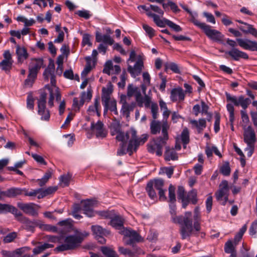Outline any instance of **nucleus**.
<instances>
[{"label": "nucleus", "instance_id": "nucleus-1", "mask_svg": "<svg viewBox=\"0 0 257 257\" xmlns=\"http://www.w3.org/2000/svg\"><path fill=\"white\" fill-rule=\"evenodd\" d=\"M110 134L112 136L116 135V139L118 141L128 142L127 151L130 155L136 152L139 146L144 145L149 138L147 134L138 137L135 130H111Z\"/></svg>", "mask_w": 257, "mask_h": 257}, {"label": "nucleus", "instance_id": "nucleus-2", "mask_svg": "<svg viewBox=\"0 0 257 257\" xmlns=\"http://www.w3.org/2000/svg\"><path fill=\"white\" fill-rule=\"evenodd\" d=\"M54 73L55 65L54 63H50L43 73L44 79L48 81L49 79H50L51 84L46 85L45 87V89L48 90L49 94L48 104L50 107L54 106V99L55 97L57 101H60L61 98L59 88L56 86Z\"/></svg>", "mask_w": 257, "mask_h": 257}, {"label": "nucleus", "instance_id": "nucleus-3", "mask_svg": "<svg viewBox=\"0 0 257 257\" xmlns=\"http://www.w3.org/2000/svg\"><path fill=\"white\" fill-rule=\"evenodd\" d=\"M127 63V71L132 77L135 78L141 73L144 67L143 59L141 55L137 56L134 50L131 51Z\"/></svg>", "mask_w": 257, "mask_h": 257}, {"label": "nucleus", "instance_id": "nucleus-4", "mask_svg": "<svg viewBox=\"0 0 257 257\" xmlns=\"http://www.w3.org/2000/svg\"><path fill=\"white\" fill-rule=\"evenodd\" d=\"M162 137H159L156 139H153L147 145L148 151L151 154H156L158 156H161L163 154V147L166 144L168 140V133L167 130H162Z\"/></svg>", "mask_w": 257, "mask_h": 257}, {"label": "nucleus", "instance_id": "nucleus-5", "mask_svg": "<svg viewBox=\"0 0 257 257\" xmlns=\"http://www.w3.org/2000/svg\"><path fill=\"white\" fill-rule=\"evenodd\" d=\"M178 223L180 225V233L181 238L185 239L189 237L193 230L191 212H186L184 215L182 216L180 223Z\"/></svg>", "mask_w": 257, "mask_h": 257}, {"label": "nucleus", "instance_id": "nucleus-6", "mask_svg": "<svg viewBox=\"0 0 257 257\" xmlns=\"http://www.w3.org/2000/svg\"><path fill=\"white\" fill-rule=\"evenodd\" d=\"M192 22L195 26L202 29L210 39L216 42H219L222 40L223 36L221 33L216 30L212 29L210 26L204 23L200 22L193 17L192 19Z\"/></svg>", "mask_w": 257, "mask_h": 257}, {"label": "nucleus", "instance_id": "nucleus-7", "mask_svg": "<svg viewBox=\"0 0 257 257\" xmlns=\"http://www.w3.org/2000/svg\"><path fill=\"white\" fill-rule=\"evenodd\" d=\"M89 233L86 231L83 232L77 231L76 235H69L66 237L64 242L69 245L70 248L74 249L79 246L85 237L88 235Z\"/></svg>", "mask_w": 257, "mask_h": 257}, {"label": "nucleus", "instance_id": "nucleus-8", "mask_svg": "<svg viewBox=\"0 0 257 257\" xmlns=\"http://www.w3.org/2000/svg\"><path fill=\"white\" fill-rule=\"evenodd\" d=\"M47 96L46 92H41L38 100V113L44 120H48L50 118L49 110L46 107Z\"/></svg>", "mask_w": 257, "mask_h": 257}, {"label": "nucleus", "instance_id": "nucleus-9", "mask_svg": "<svg viewBox=\"0 0 257 257\" xmlns=\"http://www.w3.org/2000/svg\"><path fill=\"white\" fill-rule=\"evenodd\" d=\"M148 17L152 18L154 22L159 27L162 28L165 27L166 25H167L176 32H180L182 31V28L180 26L176 24L169 20L165 18L161 19L158 15L151 13L148 14Z\"/></svg>", "mask_w": 257, "mask_h": 257}, {"label": "nucleus", "instance_id": "nucleus-10", "mask_svg": "<svg viewBox=\"0 0 257 257\" xmlns=\"http://www.w3.org/2000/svg\"><path fill=\"white\" fill-rule=\"evenodd\" d=\"M225 95L227 101L233 103L236 106H240L242 108V110H245L251 103V100L249 98H246L242 95L236 97L226 92Z\"/></svg>", "mask_w": 257, "mask_h": 257}, {"label": "nucleus", "instance_id": "nucleus-11", "mask_svg": "<svg viewBox=\"0 0 257 257\" xmlns=\"http://www.w3.org/2000/svg\"><path fill=\"white\" fill-rule=\"evenodd\" d=\"M229 186L226 180H223L219 185V190L215 193L216 199L225 205L228 200Z\"/></svg>", "mask_w": 257, "mask_h": 257}, {"label": "nucleus", "instance_id": "nucleus-12", "mask_svg": "<svg viewBox=\"0 0 257 257\" xmlns=\"http://www.w3.org/2000/svg\"><path fill=\"white\" fill-rule=\"evenodd\" d=\"M128 100H126V97L124 95H120L119 103L121 104L120 109V114L123 117L128 118L130 112L133 111L136 106V102H132L131 103H127Z\"/></svg>", "mask_w": 257, "mask_h": 257}, {"label": "nucleus", "instance_id": "nucleus-13", "mask_svg": "<svg viewBox=\"0 0 257 257\" xmlns=\"http://www.w3.org/2000/svg\"><path fill=\"white\" fill-rule=\"evenodd\" d=\"M15 216L18 221L24 224L25 229L28 231H34L35 227L38 225L37 222L36 220H30L28 218L23 216L19 210Z\"/></svg>", "mask_w": 257, "mask_h": 257}, {"label": "nucleus", "instance_id": "nucleus-14", "mask_svg": "<svg viewBox=\"0 0 257 257\" xmlns=\"http://www.w3.org/2000/svg\"><path fill=\"white\" fill-rule=\"evenodd\" d=\"M17 206L27 214L33 216H36L38 215V210L36 208L38 205L33 203H24L18 202Z\"/></svg>", "mask_w": 257, "mask_h": 257}, {"label": "nucleus", "instance_id": "nucleus-15", "mask_svg": "<svg viewBox=\"0 0 257 257\" xmlns=\"http://www.w3.org/2000/svg\"><path fill=\"white\" fill-rule=\"evenodd\" d=\"M91 230L95 235V238L101 244H104L106 242V240L103 237L109 234V231L102 228L99 225H92Z\"/></svg>", "mask_w": 257, "mask_h": 257}, {"label": "nucleus", "instance_id": "nucleus-16", "mask_svg": "<svg viewBox=\"0 0 257 257\" xmlns=\"http://www.w3.org/2000/svg\"><path fill=\"white\" fill-rule=\"evenodd\" d=\"M124 235L130 238L126 242L127 245L134 244L136 242H143L144 238L136 231L126 229L123 232Z\"/></svg>", "mask_w": 257, "mask_h": 257}, {"label": "nucleus", "instance_id": "nucleus-17", "mask_svg": "<svg viewBox=\"0 0 257 257\" xmlns=\"http://www.w3.org/2000/svg\"><path fill=\"white\" fill-rule=\"evenodd\" d=\"M238 46L244 50L257 51V42L248 39H236Z\"/></svg>", "mask_w": 257, "mask_h": 257}, {"label": "nucleus", "instance_id": "nucleus-18", "mask_svg": "<svg viewBox=\"0 0 257 257\" xmlns=\"http://www.w3.org/2000/svg\"><path fill=\"white\" fill-rule=\"evenodd\" d=\"M235 61H239L240 59L247 60L248 59V54L237 48H232L230 51L226 52Z\"/></svg>", "mask_w": 257, "mask_h": 257}, {"label": "nucleus", "instance_id": "nucleus-19", "mask_svg": "<svg viewBox=\"0 0 257 257\" xmlns=\"http://www.w3.org/2000/svg\"><path fill=\"white\" fill-rule=\"evenodd\" d=\"M43 65V60L42 58H32L31 60L29 67V72L38 74L39 70Z\"/></svg>", "mask_w": 257, "mask_h": 257}, {"label": "nucleus", "instance_id": "nucleus-20", "mask_svg": "<svg viewBox=\"0 0 257 257\" xmlns=\"http://www.w3.org/2000/svg\"><path fill=\"white\" fill-rule=\"evenodd\" d=\"M136 100L137 103V104L140 107H143V104H144L146 108H148L150 107V104L151 103V97L148 95H145L144 97H143L141 92L138 93V94L135 96Z\"/></svg>", "mask_w": 257, "mask_h": 257}, {"label": "nucleus", "instance_id": "nucleus-21", "mask_svg": "<svg viewBox=\"0 0 257 257\" xmlns=\"http://www.w3.org/2000/svg\"><path fill=\"white\" fill-rule=\"evenodd\" d=\"M95 204V201L92 200H86L84 201L82 210L84 213L87 216L91 217L94 215L93 207Z\"/></svg>", "mask_w": 257, "mask_h": 257}, {"label": "nucleus", "instance_id": "nucleus-22", "mask_svg": "<svg viewBox=\"0 0 257 257\" xmlns=\"http://www.w3.org/2000/svg\"><path fill=\"white\" fill-rule=\"evenodd\" d=\"M185 93L181 88H174L171 90L170 99L172 101H183Z\"/></svg>", "mask_w": 257, "mask_h": 257}, {"label": "nucleus", "instance_id": "nucleus-23", "mask_svg": "<svg viewBox=\"0 0 257 257\" xmlns=\"http://www.w3.org/2000/svg\"><path fill=\"white\" fill-rule=\"evenodd\" d=\"M16 53L17 55L18 62L20 64H22L29 57L27 49L19 45L16 46Z\"/></svg>", "mask_w": 257, "mask_h": 257}, {"label": "nucleus", "instance_id": "nucleus-24", "mask_svg": "<svg viewBox=\"0 0 257 257\" xmlns=\"http://www.w3.org/2000/svg\"><path fill=\"white\" fill-rule=\"evenodd\" d=\"M243 136L244 141L247 145H254L256 138L253 130H245Z\"/></svg>", "mask_w": 257, "mask_h": 257}, {"label": "nucleus", "instance_id": "nucleus-25", "mask_svg": "<svg viewBox=\"0 0 257 257\" xmlns=\"http://www.w3.org/2000/svg\"><path fill=\"white\" fill-rule=\"evenodd\" d=\"M96 41L103 42V44L112 45L114 43L113 39L108 35H101L97 32L96 33Z\"/></svg>", "mask_w": 257, "mask_h": 257}, {"label": "nucleus", "instance_id": "nucleus-26", "mask_svg": "<svg viewBox=\"0 0 257 257\" xmlns=\"http://www.w3.org/2000/svg\"><path fill=\"white\" fill-rule=\"evenodd\" d=\"M165 160L166 161L177 160L178 158L176 151L173 148H171L169 146L166 147V151L164 153Z\"/></svg>", "mask_w": 257, "mask_h": 257}, {"label": "nucleus", "instance_id": "nucleus-27", "mask_svg": "<svg viewBox=\"0 0 257 257\" xmlns=\"http://www.w3.org/2000/svg\"><path fill=\"white\" fill-rule=\"evenodd\" d=\"M238 28L244 33L251 34L257 38V30L252 25L244 23V25L240 26Z\"/></svg>", "mask_w": 257, "mask_h": 257}, {"label": "nucleus", "instance_id": "nucleus-28", "mask_svg": "<svg viewBox=\"0 0 257 257\" xmlns=\"http://www.w3.org/2000/svg\"><path fill=\"white\" fill-rule=\"evenodd\" d=\"M18 210L17 208L12 205L0 203V214L10 212L15 215Z\"/></svg>", "mask_w": 257, "mask_h": 257}, {"label": "nucleus", "instance_id": "nucleus-29", "mask_svg": "<svg viewBox=\"0 0 257 257\" xmlns=\"http://www.w3.org/2000/svg\"><path fill=\"white\" fill-rule=\"evenodd\" d=\"M140 92V90L138 87L134 86L133 84H129L127 88L126 95L121 94V95H124L126 97V100H129L131 97L134 95L136 96Z\"/></svg>", "mask_w": 257, "mask_h": 257}, {"label": "nucleus", "instance_id": "nucleus-30", "mask_svg": "<svg viewBox=\"0 0 257 257\" xmlns=\"http://www.w3.org/2000/svg\"><path fill=\"white\" fill-rule=\"evenodd\" d=\"M23 193L24 189L11 188L4 192L3 194L8 197H15L17 196L23 194Z\"/></svg>", "mask_w": 257, "mask_h": 257}, {"label": "nucleus", "instance_id": "nucleus-31", "mask_svg": "<svg viewBox=\"0 0 257 257\" xmlns=\"http://www.w3.org/2000/svg\"><path fill=\"white\" fill-rule=\"evenodd\" d=\"M169 208L172 222L175 223H180L182 215L178 216H176V206L175 203H170L169 205Z\"/></svg>", "mask_w": 257, "mask_h": 257}, {"label": "nucleus", "instance_id": "nucleus-32", "mask_svg": "<svg viewBox=\"0 0 257 257\" xmlns=\"http://www.w3.org/2000/svg\"><path fill=\"white\" fill-rule=\"evenodd\" d=\"M112 91V88L111 85L107 88L103 87L102 88V102L107 105L109 99H110V94Z\"/></svg>", "mask_w": 257, "mask_h": 257}, {"label": "nucleus", "instance_id": "nucleus-33", "mask_svg": "<svg viewBox=\"0 0 257 257\" xmlns=\"http://www.w3.org/2000/svg\"><path fill=\"white\" fill-rule=\"evenodd\" d=\"M104 106V112H106L107 109H109L111 111L113 112L115 114H118V111L116 107V101L115 100L109 99L107 105H105L104 103H102Z\"/></svg>", "mask_w": 257, "mask_h": 257}, {"label": "nucleus", "instance_id": "nucleus-34", "mask_svg": "<svg viewBox=\"0 0 257 257\" xmlns=\"http://www.w3.org/2000/svg\"><path fill=\"white\" fill-rule=\"evenodd\" d=\"M110 225L116 229H120L123 226V221L119 216L113 217L110 220Z\"/></svg>", "mask_w": 257, "mask_h": 257}, {"label": "nucleus", "instance_id": "nucleus-35", "mask_svg": "<svg viewBox=\"0 0 257 257\" xmlns=\"http://www.w3.org/2000/svg\"><path fill=\"white\" fill-rule=\"evenodd\" d=\"M159 105L161 111H163V119L166 121L171 113V111L168 109L166 103L162 99L159 100Z\"/></svg>", "mask_w": 257, "mask_h": 257}, {"label": "nucleus", "instance_id": "nucleus-36", "mask_svg": "<svg viewBox=\"0 0 257 257\" xmlns=\"http://www.w3.org/2000/svg\"><path fill=\"white\" fill-rule=\"evenodd\" d=\"M177 138H179V141L181 140L183 143V148L185 149L186 145L189 143L190 138L189 133L188 130H183L181 135L177 137Z\"/></svg>", "mask_w": 257, "mask_h": 257}, {"label": "nucleus", "instance_id": "nucleus-37", "mask_svg": "<svg viewBox=\"0 0 257 257\" xmlns=\"http://www.w3.org/2000/svg\"><path fill=\"white\" fill-rule=\"evenodd\" d=\"M146 189L149 197L152 199L154 200L157 198V194L153 188V182L152 181H150L148 182Z\"/></svg>", "mask_w": 257, "mask_h": 257}, {"label": "nucleus", "instance_id": "nucleus-38", "mask_svg": "<svg viewBox=\"0 0 257 257\" xmlns=\"http://www.w3.org/2000/svg\"><path fill=\"white\" fill-rule=\"evenodd\" d=\"M37 74L32 72H29L28 77L24 82L25 87H31L37 78Z\"/></svg>", "mask_w": 257, "mask_h": 257}, {"label": "nucleus", "instance_id": "nucleus-39", "mask_svg": "<svg viewBox=\"0 0 257 257\" xmlns=\"http://www.w3.org/2000/svg\"><path fill=\"white\" fill-rule=\"evenodd\" d=\"M224 251L230 254H237L236 251L231 240H228L224 244Z\"/></svg>", "mask_w": 257, "mask_h": 257}, {"label": "nucleus", "instance_id": "nucleus-40", "mask_svg": "<svg viewBox=\"0 0 257 257\" xmlns=\"http://www.w3.org/2000/svg\"><path fill=\"white\" fill-rule=\"evenodd\" d=\"M101 251L106 257H118L114 250L107 246H102Z\"/></svg>", "mask_w": 257, "mask_h": 257}, {"label": "nucleus", "instance_id": "nucleus-41", "mask_svg": "<svg viewBox=\"0 0 257 257\" xmlns=\"http://www.w3.org/2000/svg\"><path fill=\"white\" fill-rule=\"evenodd\" d=\"M17 20L18 21L24 23L25 26L26 27L31 26L33 25L35 23V21L33 19L31 18L30 19L28 20L23 16H18L17 18Z\"/></svg>", "mask_w": 257, "mask_h": 257}, {"label": "nucleus", "instance_id": "nucleus-42", "mask_svg": "<svg viewBox=\"0 0 257 257\" xmlns=\"http://www.w3.org/2000/svg\"><path fill=\"white\" fill-rule=\"evenodd\" d=\"M190 123L192 127L199 128L200 127H205L206 126V120L205 119H199V121L196 120H191Z\"/></svg>", "mask_w": 257, "mask_h": 257}, {"label": "nucleus", "instance_id": "nucleus-43", "mask_svg": "<svg viewBox=\"0 0 257 257\" xmlns=\"http://www.w3.org/2000/svg\"><path fill=\"white\" fill-rule=\"evenodd\" d=\"M13 61H8L3 60L0 62V68L3 70L8 72L12 69Z\"/></svg>", "mask_w": 257, "mask_h": 257}, {"label": "nucleus", "instance_id": "nucleus-44", "mask_svg": "<svg viewBox=\"0 0 257 257\" xmlns=\"http://www.w3.org/2000/svg\"><path fill=\"white\" fill-rule=\"evenodd\" d=\"M90 133L95 134L97 138H103L106 137L107 132L106 130H88Z\"/></svg>", "mask_w": 257, "mask_h": 257}, {"label": "nucleus", "instance_id": "nucleus-45", "mask_svg": "<svg viewBox=\"0 0 257 257\" xmlns=\"http://www.w3.org/2000/svg\"><path fill=\"white\" fill-rule=\"evenodd\" d=\"M175 192V187L172 184H170L169 187V198L170 203H175L176 201Z\"/></svg>", "mask_w": 257, "mask_h": 257}, {"label": "nucleus", "instance_id": "nucleus-46", "mask_svg": "<svg viewBox=\"0 0 257 257\" xmlns=\"http://www.w3.org/2000/svg\"><path fill=\"white\" fill-rule=\"evenodd\" d=\"M52 173L50 171H48L43 176L41 179H38L39 185L40 186H44L48 181V180L51 177Z\"/></svg>", "mask_w": 257, "mask_h": 257}, {"label": "nucleus", "instance_id": "nucleus-47", "mask_svg": "<svg viewBox=\"0 0 257 257\" xmlns=\"http://www.w3.org/2000/svg\"><path fill=\"white\" fill-rule=\"evenodd\" d=\"M150 106L152 117L154 119H156L159 115L158 105L156 103L152 102L151 103Z\"/></svg>", "mask_w": 257, "mask_h": 257}, {"label": "nucleus", "instance_id": "nucleus-48", "mask_svg": "<svg viewBox=\"0 0 257 257\" xmlns=\"http://www.w3.org/2000/svg\"><path fill=\"white\" fill-rule=\"evenodd\" d=\"M92 97V94L90 90L87 89V92H83L81 94V103L80 104H84L85 100H90Z\"/></svg>", "mask_w": 257, "mask_h": 257}, {"label": "nucleus", "instance_id": "nucleus-49", "mask_svg": "<svg viewBox=\"0 0 257 257\" xmlns=\"http://www.w3.org/2000/svg\"><path fill=\"white\" fill-rule=\"evenodd\" d=\"M226 108L229 113V119L230 122L234 120V108L232 104L227 103Z\"/></svg>", "mask_w": 257, "mask_h": 257}, {"label": "nucleus", "instance_id": "nucleus-50", "mask_svg": "<svg viewBox=\"0 0 257 257\" xmlns=\"http://www.w3.org/2000/svg\"><path fill=\"white\" fill-rule=\"evenodd\" d=\"M153 182V186L158 191L163 189L164 181L162 179H155L152 180Z\"/></svg>", "mask_w": 257, "mask_h": 257}, {"label": "nucleus", "instance_id": "nucleus-51", "mask_svg": "<svg viewBox=\"0 0 257 257\" xmlns=\"http://www.w3.org/2000/svg\"><path fill=\"white\" fill-rule=\"evenodd\" d=\"M17 236V233L16 232H12L8 234L4 238V243H10L14 240Z\"/></svg>", "mask_w": 257, "mask_h": 257}, {"label": "nucleus", "instance_id": "nucleus-52", "mask_svg": "<svg viewBox=\"0 0 257 257\" xmlns=\"http://www.w3.org/2000/svg\"><path fill=\"white\" fill-rule=\"evenodd\" d=\"M127 142H121V144L120 146L119 149L117 150V154L119 156H122L128 153L130 156V152L127 151V148L126 149V143Z\"/></svg>", "mask_w": 257, "mask_h": 257}, {"label": "nucleus", "instance_id": "nucleus-53", "mask_svg": "<svg viewBox=\"0 0 257 257\" xmlns=\"http://www.w3.org/2000/svg\"><path fill=\"white\" fill-rule=\"evenodd\" d=\"M71 176L69 175L61 176L60 181L62 183L63 187L68 186L70 183Z\"/></svg>", "mask_w": 257, "mask_h": 257}, {"label": "nucleus", "instance_id": "nucleus-54", "mask_svg": "<svg viewBox=\"0 0 257 257\" xmlns=\"http://www.w3.org/2000/svg\"><path fill=\"white\" fill-rule=\"evenodd\" d=\"M41 191V188H39L35 190H32L29 191L27 189L24 188V193L25 196H36Z\"/></svg>", "mask_w": 257, "mask_h": 257}, {"label": "nucleus", "instance_id": "nucleus-55", "mask_svg": "<svg viewBox=\"0 0 257 257\" xmlns=\"http://www.w3.org/2000/svg\"><path fill=\"white\" fill-rule=\"evenodd\" d=\"M187 198L189 201H191L192 204H195L197 202V193L195 191H191L188 194Z\"/></svg>", "mask_w": 257, "mask_h": 257}, {"label": "nucleus", "instance_id": "nucleus-56", "mask_svg": "<svg viewBox=\"0 0 257 257\" xmlns=\"http://www.w3.org/2000/svg\"><path fill=\"white\" fill-rule=\"evenodd\" d=\"M166 124H162L160 121L154 119L151 122L150 128H166Z\"/></svg>", "mask_w": 257, "mask_h": 257}, {"label": "nucleus", "instance_id": "nucleus-57", "mask_svg": "<svg viewBox=\"0 0 257 257\" xmlns=\"http://www.w3.org/2000/svg\"><path fill=\"white\" fill-rule=\"evenodd\" d=\"M143 28L150 38H153L155 36V31L152 27L147 24H143Z\"/></svg>", "mask_w": 257, "mask_h": 257}, {"label": "nucleus", "instance_id": "nucleus-58", "mask_svg": "<svg viewBox=\"0 0 257 257\" xmlns=\"http://www.w3.org/2000/svg\"><path fill=\"white\" fill-rule=\"evenodd\" d=\"M113 70V66L111 61H107L106 62L103 72L106 74L110 75L111 71Z\"/></svg>", "mask_w": 257, "mask_h": 257}, {"label": "nucleus", "instance_id": "nucleus-59", "mask_svg": "<svg viewBox=\"0 0 257 257\" xmlns=\"http://www.w3.org/2000/svg\"><path fill=\"white\" fill-rule=\"evenodd\" d=\"M71 221L72 220L71 219H66L59 221L58 223V224L60 226H64L67 229H70L72 226Z\"/></svg>", "mask_w": 257, "mask_h": 257}, {"label": "nucleus", "instance_id": "nucleus-60", "mask_svg": "<svg viewBox=\"0 0 257 257\" xmlns=\"http://www.w3.org/2000/svg\"><path fill=\"white\" fill-rule=\"evenodd\" d=\"M119 252L124 255H128L130 257H134V254L132 250L120 246L118 247Z\"/></svg>", "mask_w": 257, "mask_h": 257}, {"label": "nucleus", "instance_id": "nucleus-61", "mask_svg": "<svg viewBox=\"0 0 257 257\" xmlns=\"http://www.w3.org/2000/svg\"><path fill=\"white\" fill-rule=\"evenodd\" d=\"M32 157L37 163L44 165H46L47 164L46 162L45 161L44 159L42 156L38 155L36 154H32Z\"/></svg>", "mask_w": 257, "mask_h": 257}, {"label": "nucleus", "instance_id": "nucleus-62", "mask_svg": "<svg viewBox=\"0 0 257 257\" xmlns=\"http://www.w3.org/2000/svg\"><path fill=\"white\" fill-rule=\"evenodd\" d=\"M76 14L79 17L85 19H88L91 16V15L90 14V12L87 10L78 11Z\"/></svg>", "mask_w": 257, "mask_h": 257}, {"label": "nucleus", "instance_id": "nucleus-63", "mask_svg": "<svg viewBox=\"0 0 257 257\" xmlns=\"http://www.w3.org/2000/svg\"><path fill=\"white\" fill-rule=\"evenodd\" d=\"M221 173L224 176H228L230 173V168L229 164L223 165L220 169Z\"/></svg>", "mask_w": 257, "mask_h": 257}, {"label": "nucleus", "instance_id": "nucleus-64", "mask_svg": "<svg viewBox=\"0 0 257 257\" xmlns=\"http://www.w3.org/2000/svg\"><path fill=\"white\" fill-rule=\"evenodd\" d=\"M249 234L255 235L257 232V220L254 221L251 224L249 229Z\"/></svg>", "mask_w": 257, "mask_h": 257}]
</instances>
